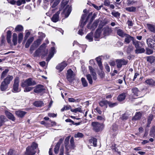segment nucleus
I'll list each match as a JSON object with an SVG mask.
<instances>
[{
    "mask_svg": "<svg viewBox=\"0 0 155 155\" xmlns=\"http://www.w3.org/2000/svg\"><path fill=\"white\" fill-rule=\"evenodd\" d=\"M133 44L136 48L135 50L136 54L142 53L145 51L144 48L145 45L143 42H140L135 40L133 41Z\"/></svg>",
    "mask_w": 155,
    "mask_h": 155,
    "instance_id": "1",
    "label": "nucleus"
},
{
    "mask_svg": "<svg viewBox=\"0 0 155 155\" xmlns=\"http://www.w3.org/2000/svg\"><path fill=\"white\" fill-rule=\"evenodd\" d=\"M38 147V144L33 142L31 146H28L26 148V155H34L36 153L35 150Z\"/></svg>",
    "mask_w": 155,
    "mask_h": 155,
    "instance_id": "2",
    "label": "nucleus"
},
{
    "mask_svg": "<svg viewBox=\"0 0 155 155\" xmlns=\"http://www.w3.org/2000/svg\"><path fill=\"white\" fill-rule=\"evenodd\" d=\"M36 84V83L35 81L31 78H29L21 83V86L24 87H25L33 86Z\"/></svg>",
    "mask_w": 155,
    "mask_h": 155,
    "instance_id": "3",
    "label": "nucleus"
},
{
    "mask_svg": "<svg viewBox=\"0 0 155 155\" xmlns=\"http://www.w3.org/2000/svg\"><path fill=\"white\" fill-rule=\"evenodd\" d=\"M14 83L13 86V92H18L21 91V89L19 87V79L18 77H16L15 78Z\"/></svg>",
    "mask_w": 155,
    "mask_h": 155,
    "instance_id": "4",
    "label": "nucleus"
},
{
    "mask_svg": "<svg viewBox=\"0 0 155 155\" xmlns=\"http://www.w3.org/2000/svg\"><path fill=\"white\" fill-rule=\"evenodd\" d=\"M92 13H90L88 15L87 18L86 19L85 18L86 16V14H83L81 17V20L80 23V26L83 28L84 25L86 24L87 21L88 20L89 17L92 15Z\"/></svg>",
    "mask_w": 155,
    "mask_h": 155,
    "instance_id": "5",
    "label": "nucleus"
},
{
    "mask_svg": "<svg viewBox=\"0 0 155 155\" xmlns=\"http://www.w3.org/2000/svg\"><path fill=\"white\" fill-rule=\"evenodd\" d=\"M74 76L75 75L73 71L71 69H70L67 71L66 77L68 81L70 82L72 81L74 79Z\"/></svg>",
    "mask_w": 155,
    "mask_h": 155,
    "instance_id": "6",
    "label": "nucleus"
},
{
    "mask_svg": "<svg viewBox=\"0 0 155 155\" xmlns=\"http://www.w3.org/2000/svg\"><path fill=\"white\" fill-rule=\"evenodd\" d=\"M92 125L93 127V129L96 132H99L102 129L103 124L98 122H93Z\"/></svg>",
    "mask_w": 155,
    "mask_h": 155,
    "instance_id": "7",
    "label": "nucleus"
},
{
    "mask_svg": "<svg viewBox=\"0 0 155 155\" xmlns=\"http://www.w3.org/2000/svg\"><path fill=\"white\" fill-rule=\"evenodd\" d=\"M45 90L43 85H38L35 87L34 91L36 93H39L44 92Z\"/></svg>",
    "mask_w": 155,
    "mask_h": 155,
    "instance_id": "8",
    "label": "nucleus"
},
{
    "mask_svg": "<svg viewBox=\"0 0 155 155\" xmlns=\"http://www.w3.org/2000/svg\"><path fill=\"white\" fill-rule=\"evenodd\" d=\"M71 11V7L69 5H68L64 10L63 12L66 18L68 17Z\"/></svg>",
    "mask_w": 155,
    "mask_h": 155,
    "instance_id": "9",
    "label": "nucleus"
},
{
    "mask_svg": "<svg viewBox=\"0 0 155 155\" xmlns=\"http://www.w3.org/2000/svg\"><path fill=\"white\" fill-rule=\"evenodd\" d=\"M147 43L150 47L155 50V41L153 39L149 38L147 39Z\"/></svg>",
    "mask_w": 155,
    "mask_h": 155,
    "instance_id": "10",
    "label": "nucleus"
},
{
    "mask_svg": "<svg viewBox=\"0 0 155 155\" xmlns=\"http://www.w3.org/2000/svg\"><path fill=\"white\" fill-rule=\"evenodd\" d=\"M117 67L118 68H120L123 65H126L127 62L124 59L117 60L116 61Z\"/></svg>",
    "mask_w": 155,
    "mask_h": 155,
    "instance_id": "11",
    "label": "nucleus"
},
{
    "mask_svg": "<svg viewBox=\"0 0 155 155\" xmlns=\"http://www.w3.org/2000/svg\"><path fill=\"white\" fill-rule=\"evenodd\" d=\"M102 26H101L100 25L99 26V28L96 31L94 34V39L95 41L98 40V39L100 37L101 33V28Z\"/></svg>",
    "mask_w": 155,
    "mask_h": 155,
    "instance_id": "12",
    "label": "nucleus"
},
{
    "mask_svg": "<svg viewBox=\"0 0 155 155\" xmlns=\"http://www.w3.org/2000/svg\"><path fill=\"white\" fill-rule=\"evenodd\" d=\"M99 22V20H96L94 21L91 26H90V23L88 24L87 25V27L88 29H92L93 30L96 28Z\"/></svg>",
    "mask_w": 155,
    "mask_h": 155,
    "instance_id": "13",
    "label": "nucleus"
},
{
    "mask_svg": "<svg viewBox=\"0 0 155 155\" xmlns=\"http://www.w3.org/2000/svg\"><path fill=\"white\" fill-rule=\"evenodd\" d=\"M67 65V64L65 62H61L56 67V69L60 71H62L64 68Z\"/></svg>",
    "mask_w": 155,
    "mask_h": 155,
    "instance_id": "14",
    "label": "nucleus"
},
{
    "mask_svg": "<svg viewBox=\"0 0 155 155\" xmlns=\"http://www.w3.org/2000/svg\"><path fill=\"white\" fill-rule=\"evenodd\" d=\"M69 137H67L65 139L64 141V144L65 145V148L66 150V154L68 155L69 152L68 151L69 150V147L68 146L69 143Z\"/></svg>",
    "mask_w": 155,
    "mask_h": 155,
    "instance_id": "15",
    "label": "nucleus"
},
{
    "mask_svg": "<svg viewBox=\"0 0 155 155\" xmlns=\"http://www.w3.org/2000/svg\"><path fill=\"white\" fill-rule=\"evenodd\" d=\"M89 69L90 70V73L92 76L93 79L94 80H95L97 78V74L94 72V69L91 66H89Z\"/></svg>",
    "mask_w": 155,
    "mask_h": 155,
    "instance_id": "16",
    "label": "nucleus"
},
{
    "mask_svg": "<svg viewBox=\"0 0 155 155\" xmlns=\"http://www.w3.org/2000/svg\"><path fill=\"white\" fill-rule=\"evenodd\" d=\"M60 13V12L59 11L57 12L51 18V20L52 21L54 22H56L58 21L59 15Z\"/></svg>",
    "mask_w": 155,
    "mask_h": 155,
    "instance_id": "17",
    "label": "nucleus"
},
{
    "mask_svg": "<svg viewBox=\"0 0 155 155\" xmlns=\"http://www.w3.org/2000/svg\"><path fill=\"white\" fill-rule=\"evenodd\" d=\"M124 37H125L124 42L127 44H129L131 40L134 41L133 37L129 35L126 34Z\"/></svg>",
    "mask_w": 155,
    "mask_h": 155,
    "instance_id": "18",
    "label": "nucleus"
},
{
    "mask_svg": "<svg viewBox=\"0 0 155 155\" xmlns=\"http://www.w3.org/2000/svg\"><path fill=\"white\" fill-rule=\"evenodd\" d=\"M97 140L94 138L92 137L89 140V144L91 146H93L94 147L97 146Z\"/></svg>",
    "mask_w": 155,
    "mask_h": 155,
    "instance_id": "19",
    "label": "nucleus"
},
{
    "mask_svg": "<svg viewBox=\"0 0 155 155\" xmlns=\"http://www.w3.org/2000/svg\"><path fill=\"white\" fill-rule=\"evenodd\" d=\"M13 77L12 76L8 75L4 79L3 82L8 85L10 84V81L13 79Z\"/></svg>",
    "mask_w": 155,
    "mask_h": 155,
    "instance_id": "20",
    "label": "nucleus"
},
{
    "mask_svg": "<svg viewBox=\"0 0 155 155\" xmlns=\"http://www.w3.org/2000/svg\"><path fill=\"white\" fill-rule=\"evenodd\" d=\"M104 35H109L112 31L111 29L108 27H105L103 29Z\"/></svg>",
    "mask_w": 155,
    "mask_h": 155,
    "instance_id": "21",
    "label": "nucleus"
},
{
    "mask_svg": "<svg viewBox=\"0 0 155 155\" xmlns=\"http://www.w3.org/2000/svg\"><path fill=\"white\" fill-rule=\"evenodd\" d=\"M16 115L19 117H23L26 114V112L21 110H18L15 112Z\"/></svg>",
    "mask_w": 155,
    "mask_h": 155,
    "instance_id": "22",
    "label": "nucleus"
},
{
    "mask_svg": "<svg viewBox=\"0 0 155 155\" xmlns=\"http://www.w3.org/2000/svg\"><path fill=\"white\" fill-rule=\"evenodd\" d=\"M93 32L91 31L86 36V39L89 40V41H91L93 40Z\"/></svg>",
    "mask_w": 155,
    "mask_h": 155,
    "instance_id": "23",
    "label": "nucleus"
},
{
    "mask_svg": "<svg viewBox=\"0 0 155 155\" xmlns=\"http://www.w3.org/2000/svg\"><path fill=\"white\" fill-rule=\"evenodd\" d=\"M5 114L7 117L10 119L14 121L15 120V117L10 112L6 111L5 112Z\"/></svg>",
    "mask_w": 155,
    "mask_h": 155,
    "instance_id": "24",
    "label": "nucleus"
},
{
    "mask_svg": "<svg viewBox=\"0 0 155 155\" xmlns=\"http://www.w3.org/2000/svg\"><path fill=\"white\" fill-rule=\"evenodd\" d=\"M12 32L10 30L7 31L6 35L7 41L9 43L11 42V37Z\"/></svg>",
    "mask_w": 155,
    "mask_h": 155,
    "instance_id": "25",
    "label": "nucleus"
},
{
    "mask_svg": "<svg viewBox=\"0 0 155 155\" xmlns=\"http://www.w3.org/2000/svg\"><path fill=\"white\" fill-rule=\"evenodd\" d=\"M145 82L147 84L153 86L155 85V81L151 79L147 80Z\"/></svg>",
    "mask_w": 155,
    "mask_h": 155,
    "instance_id": "26",
    "label": "nucleus"
},
{
    "mask_svg": "<svg viewBox=\"0 0 155 155\" xmlns=\"http://www.w3.org/2000/svg\"><path fill=\"white\" fill-rule=\"evenodd\" d=\"M147 61L150 63H155V56H150L147 58Z\"/></svg>",
    "mask_w": 155,
    "mask_h": 155,
    "instance_id": "27",
    "label": "nucleus"
},
{
    "mask_svg": "<svg viewBox=\"0 0 155 155\" xmlns=\"http://www.w3.org/2000/svg\"><path fill=\"white\" fill-rule=\"evenodd\" d=\"M117 33L119 36L122 37H124L126 34L122 30L120 29H119L117 30Z\"/></svg>",
    "mask_w": 155,
    "mask_h": 155,
    "instance_id": "28",
    "label": "nucleus"
},
{
    "mask_svg": "<svg viewBox=\"0 0 155 155\" xmlns=\"http://www.w3.org/2000/svg\"><path fill=\"white\" fill-rule=\"evenodd\" d=\"M8 84L5 83L3 81L1 85V89L2 91H4L8 87Z\"/></svg>",
    "mask_w": 155,
    "mask_h": 155,
    "instance_id": "29",
    "label": "nucleus"
},
{
    "mask_svg": "<svg viewBox=\"0 0 155 155\" xmlns=\"http://www.w3.org/2000/svg\"><path fill=\"white\" fill-rule=\"evenodd\" d=\"M142 114L141 113L139 112L137 113L135 116L133 118V120H137L140 119L141 117Z\"/></svg>",
    "mask_w": 155,
    "mask_h": 155,
    "instance_id": "30",
    "label": "nucleus"
},
{
    "mask_svg": "<svg viewBox=\"0 0 155 155\" xmlns=\"http://www.w3.org/2000/svg\"><path fill=\"white\" fill-rule=\"evenodd\" d=\"M17 35L15 33H14L12 37V41L14 45H15L17 44Z\"/></svg>",
    "mask_w": 155,
    "mask_h": 155,
    "instance_id": "31",
    "label": "nucleus"
},
{
    "mask_svg": "<svg viewBox=\"0 0 155 155\" xmlns=\"http://www.w3.org/2000/svg\"><path fill=\"white\" fill-rule=\"evenodd\" d=\"M34 105L37 107H41L44 105L43 102L41 101H35L33 104Z\"/></svg>",
    "mask_w": 155,
    "mask_h": 155,
    "instance_id": "32",
    "label": "nucleus"
},
{
    "mask_svg": "<svg viewBox=\"0 0 155 155\" xmlns=\"http://www.w3.org/2000/svg\"><path fill=\"white\" fill-rule=\"evenodd\" d=\"M126 97L125 94L124 93L120 94L117 97V100L119 101H122L124 100Z\"/></svg>",
    "mask_w": 155,
    "mask_h": 155,
    "instance_id": "33",
    "label": "nucleus"
},
{
    "mask_svg": "<svg viewBox=\"0 0 155 155\" xmlns=\"http://www.w3.org/2000/svg\"><path fill=\"white\" fill-rule=\"evenodd\" d=\"M125 10L129 12H135L136 10V8L134 6H131L130 7H127L125 8Z\"/></svg>",
    "mask_w": 155,
    "mask_h": 155,
    "instance_id": "34",
    "label": "nucleus"
},
{
    "mask_svg": "<svg viewBox=\"0 0 155 155\" xmlns=\"http://www.w3.org/2000/svg\"><path fill=\"white\" fill-rule=\"evenodd\" d=\"M147 27L148 29L151 32H155V26H154L151 24H147Z\"/></svg>",
    "mask_w": 155,
    "mask_h": 155,
    "instance_id": "35",
    "label": "nucleus"
},
{
    "mask_svg": "<svg viewBox=\"0 0 155 155\" xmlns=\"http://www.w3.org/2000/svg\"><path fill=\"white\" fill-rule=\"evenodd\" d=\"M150 135L151 137H154L155 136V127H152L150 131Z\"/></svg>",
    "mask_w": 155,
    "mask_h": 155,
    "instance_id": "36",
    "label": "nucleus"
},
{
    "mask_svg": "<svg viewBox=\"0 0 155 155\" xmlns=\"http://www.w3.org/2000/svg\"><path fill=\"white\" fill-rule=\"evenodd\" d=\"M107 103H108L107 101V100L102 101L99 102V104L102 107H103L104 106H106V107H107Z\"/></svg>",
    "mask_w": 155,
    "mask_h": 155,
    "instance_id": "37",
    "label": "nucleus"
},
{
    "mask_svg": "<svg viewBox=\"0 0 155 155\" xmlns=\"http://www.w3.org/2000/svg\"><path fill=\"white\" fill-rule=\"evenodd\" d=\"M23 27L21 25H18L16 26L15 28L16 31H23Z\"/></svg>",
    "mask_w": 155,
    "mask_h": 155,
    "instance_id": "38",
    "label": "nucleus"
},
{
    "mask_svg": "<svg viewBox=\"0 0 155 155\" xmlns=\"http://www.w3.org/2000/svg\"><path fill=\"white\" fill-rule=\"evenodd\" d=\"M81 81L83 87H86L87 86L88 83L84 78H82L81 79Z\"/></svg>",
    "mask_w": 155,
    "mask_h": 155,
    "instance_id": "39",
    "label": "nucleus"
},
{
    "mask_svg": "<svg viewBox=\"0 0 155 155\" xmlns=\"http://www.w3.org/2000/svg\"><path fill=\"white\" fill-rule=\"evenodd\" d=\"M132 92L134 93V94L135 96H138V94L139 93V90L137 87H134L132 89Z\"/></svg>",
    "mask_w": 155,
    "mask_h": 155,
    "instance_id": "40",
    "label": "nucleus"
},
{
    "mask_svg": "<svg viewBox=\"0 0 155 155\" xmlns=\"http://www.w3.org/2000/svg\"><path fill=\"white\" fill-rule=\"evenodd\" d=\"M8 71L9 70L8 69H5V71H3L1 74V78L2 79L4 78Z\"/></svg>",
    "mask_w": 155,
    "mask_h": 155,
    "instance_id": "41",
    "label": "nucleus"
},
{
    "mask_svg": "<svg viewBox=\"0 0 155 155\" xmlns=\"http://www.w3.org/2000/svg\"><path fill=\"white\" fill-rule=\"evenodd\" d=\"M42 40L40 38L34 41L33 44L37 47L41 44Z\"/></svg>",
    "mask_w": 155,
    "mask_h": 155,
    "instance_id": "42",
    "label": "nucleus"
},
{
    "mask_svg": "<svg viewBox=\"0 0 155 155\" xmlns=\"http://www.w3.org/2000/svg\"><path fill=\"white\" fill-rule=\"evenodd\" d=\"M56 52V51L55 48L54 47H52L51 48L49 54L51 55V57H53Z\"/></svg>",
    "mask_w": 155,
    "mask_h": 155,
    "instance_id": "43",
    "label": "nucleus"
},
{
    "mask_svg": "<svg viewBox=\"0 0 155 155\" xmlns=\"http://www.w3.org/2000/svg\"><path fill=\"white\" fill-rule=\"evenodd\" d=\"M153 115L152 114H150L148 117V122H147V126H149V125H150L151 123V121L152 120L153 118Z\"/></svg>",
    "mask_w": 155,
    "mask_h": 155,
    "instance_id": "44",
    "label": "nucleus"
},
{
    "mask_svg": "<svg viewBox=\"0 0 155 155\" xmlns=\"http://www.w3.org/2000/svg\"><path fill=\"white\" fill-rule=\"evenodd\" d=\"M134 47L131 45H130L128 46L127 52V54H130L133 50Z\"/></svg>",
    "mask_w": 155,
    "mask_h": 155,
    "instance_id": "45",
    "label": "nucleus"
},
{
    "mask_svg": "<svg viewBox=\"0 0 155 155\" xmlns=\"http://www.w3.org/2000/svg\"><path fill=\"white\" fill-rule=\"evenodd\" d=\"M107 104L108 105L109 107L111 108L117 106V104L116 102L113 103L111 102L108 101Z\"/></svg>",
    "mask_w": 155,
    "mask_h": 155,
    "instance_id": "46",
    "label": "nucleus"
},
{
    "mask_svg": "<svg viewBox=\"0 0 155 155\" xmlns=\"http://www.w3.org/2000/svg\"><path fill=\"white\" fill-rule=\"evenodd\" d=\"M86 77L89 84H92L93 83V81L91 75L90 74H88L87 75Z\"/></svg>",
    "mask_w": 155,
    "mask_h": 155,
    "instance_id": "47",
    "label": "nucleus"
},
{
    "mask_svg": "<svg viewBox=\"0 0 155 155\" xmlns=\"http://www.w3.org/2000/svg\"><path fill=\"white\" fill-rule=\"evenodd\" d=\"M23 38V35L22 33H20L18 35V42L20 43L21 42Z\"/></svg>",
    "mask_w": 155,
    "mask_h": 155,
    "instance_id": "48",
    "label": "nucleus"
},
{
    "mask_svg": "<svg viewBox=\"0 0 155 155\" xmlns=\"http://www.w3.org/2000/svg\"><path fill=\"white\" fill-rule=\"evenodd\" d=\"M5 119V116L3 115H2L0 117V127L2 126L3 123L4 122Z\"/></svg>",
    "mask_w": 155,
    "mask_h": 155,
    "instance_id": "49",
    "label": "nucleus"
},
{
    "mask_svg": "<svg viewBox=\"0 0 155 155\" xmlns=\"http://www.w3.org/2000/svg\"><path fill=\"white\" fill-rule=\"evenodd\" d=\"M41 51L39 48L37 50L34 54V57L38 56L40 53L41 52Z\"/></svg>",
    "mask_w": 155,
    "mask_h": 155,
    "instance_id": "50",
    "label": "nucleus"
},
{
    "mask_svg": "<svg viewBox=\"0 0 155 155\" xmlns=\"http://www.w3.org/2000/svg\"><path fill=\"white\" fill-rule=\"evenodd\" d=\"M37 48V47L33 43L31 46L30 48V53L31 54H32L33 51Z\"/></svg>",
    "mask_w": 155,
    "mask_h": 155,
    "instance_id": "51",
    "label": "nucleus"
},
{
    "mask_svg": "<svg viewBox=\"0 0 155 155\" xmlns=\"http://www.w3.org/2000/svg\"><path fill=\"white\" fill-rule=\"evenodd\" d=\"M81 108L80 107H78L74 109H71V111L74 113H76L77 112H81Z\"/></svg>",
    "mask_w": 155,
    "mask_h": 155,
    "instance_id": "52",
    "label": "nucleus"
},
{
    "mask_svg": "<svg viewBox=\"0 0 155 155\" xmlns=\"http://www.w3.org/2000/svg\"><path fill=\"white\" fill-rule=\"evenodd\" d=\"M60 2V0H55L54 2L51 6V7L52 8H54L56 6H57Z\"/></svg>",
    "mask_w": 155,
    "mask_h": 155,
    "instance_id": "53",
    "label": "nucleus"
},
{
    "mask_svg": "<svg viewBox=\"0 0 155 155\" xmlns=\"http://www.w3.org/2000/svg\"><path fill=\"white\" fill-rule=\"evenodd\" d=\"M111 14L113 16L115 17H119L120 15L119 12L115 11L112 12Z\"/></svg>",
    "mask_w": 155,
    "mask_h": 155,
    "instance_id": "54",
    "label": "nucleus"
},
{
    "mask_svg": "<svg viewBox=\"0 0 155 155\" xmlns=\"http://www.w3.org/2000/svg\"><path fill=\"white\" fill-rule=\"evenodd\" d=\"M25 88L24 89L25 92H28L31 91L33 88V87H29L28 86L25 87Z\"/></svg>",
    "mask_w": 155,
    "mask_h": 155,
    "instance_id": "55",
    "label": "nucleus"
},
{
    "mask_svg": "<svg viewBox=\"0 0 155 155\" xmlns=\"http://www.w3.org/2000/svg\"><path fill=\"white\" fill-rule=\"evenodd\" d=\"M60 146L59 145L57 144L55 146L54 149V152L55 154H57L58 153Z\"/></svg>",
    "mask_w": 155,
    "mask_h": 155,
    "instance_id": "56",
    "label": "nucleus"
},
{
    "mask_svg": "<svg viewBox=\"0 0 155 155\" xmlns=\"http://www.w3.org/2000/svg\"><path fill=\"white\" fill-rule=\"evenodd\" d=\"M70 142L71 145V148L73 149L74 147V139L73 137H72L71 139Z\"/></svg>",
    "mask_w": 155,
    "mask_h": 155,
    "instance_id": "57",
    "label": "nucleus"
},
{
    "mask_svg": "<svg viewBox=\"0 0 155 155\" xmlns=\"http://www.w3.org/2000/svg\"><path fill=\"white\" fill-rule=\"evenodd\" d=\"M83 136V134L81 133H78L74 135L75 137H82Z\"/></svg>",
    "mask_w": 155,
    "mask_h": 155,
    "instance_id": "58",
    "label": "nucleus"
},
{
    "mask_svg": "<svg viewBox=\"0 0 155 155\" xmlns=\"http://www.w3.org/2000/svg\"><path fill=\"white\" fill-rule=\"evenodd\" d=\"M135 3V2L133 1H131L130 0H128L127 1V6H130L134 4Z\"/></svg>",
    "mask_w": 155,
    "mask_h": 155,
    "instance_id": "59",
    "label": "nucleus"
},
{
    "mask_svg": "<svg viewBox=\"0 0 155 155\" xmlns=\"http://www.w3.org/2000/svg\"><path fill=\"white\" fill-rule=\"evenodd\" d=\"M15 150L13 149L9 150V152L8 153V155H14Z\"/></svg>",
    "mask_w": 155,
    "mask_h": 155,
    "instance_id": "60",
    "label": "nucleus"
},
{
    "mask_svg": "<svg viewBox=\"0 0 155 155\" xmlns=\"http://www.w3.org/2000/svg\"><path fill=\"white\" fill-rule=\"evenodd\" d=\"M30 33L29 32H27L25 36L24 37V42H25L26 40L29 37L30 35Z\"/></svg>",
    "mask_w": 155,
    "mask_h": 155,
    "instance_id": "61",
    "label": "nucleus"
},
{
    "mask_svg": "<svg viewBox=\"0 0 155 155\" xmlns=\"http://www.w3.org/2000/svg\"><path fill=\"white\" fill-rule=\"evenodd\" d=\"M97 119L98 120L101 121L102 122H104L105 120L104 117L101 116H98L97 117Z\"/></svg>",
    "mask_w": 155,
    "mask_h": 155,
    "instance_id": "62",
    "label": "nucleus"
},
{
    "mask_svg": "<svg viewBox=\"0 0 155 155\" xmlns=\"http://www.w3.org/2000/svg\"><path fill=\"white\" fill-rule=\"evenodd\" d=\"M121 118L122 120H126L128 119V116L125 114H124L122 115Z\"/></svg>",
    "mask_w": 155,
    "mask_h": 155,
    "instance_id": "63",
    "label": "nucleus"
},
{
    "mask_svg": "<svg viewBox=\"0 0 155 155\" xmlns=\"http://www.w3.org/2000/svg\"><path fill=\"white\" fill-rule=\"evenodd\" d=\"M110 2L109 0H104V5L106 6H109L110 5Z\"/></svg>",
    "mask_w": 155,
    "mask_h": 155,
    "instance_id": "64",
    "label": "nucleus"
}]
</instances>
